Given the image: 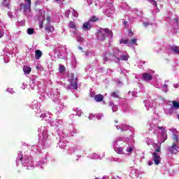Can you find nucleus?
Segmentation results:
<instances>
[{
  "label": "nucleus",
  "mask_w": 179,
  "mask_h": 179,
  "mask_svg": "<svg viewBox=\"0 0 179 179\" xmlns=\"http://www.w3.org/2000/svg\"><path fill=\"white\" fill-rule=\"evenodd\" d=\"M152 3L154 6L157 7V2H156V1L154 0V1H152Z\"/></svg>",
  "instance_id": "7c9ffc66"
},
{
  "label": "nucleus",
  "mask_w": 179,
  "mask_h": 179,
  "mask_svg": "<svg viewBox=\"0 0 179 179\" xmlns=\"http://www.w3.org/2000/svg\"><path fill=\"white\" fill-rule=\"evenodd\" d=\"M137 39L136 38H132L130 41V44H136Z\"/></svg>",
  "instance_id": "cd10ccee"
},
{
  "label": "nucleus",
  "mask_w": 179,
  "mask_h": 179,
  "mask_svg": "<svg viewBox=\"0 0 179 179\" xmlns=\"http://www.w3.org/2000/svg\"><path fill=\"white\" fill-rule=\"evenodd\" d=\"M74 16H75V17H76V13H74Z\"/></svg>",
  "instance_id": "ea45409f"
},
{
  "label": "nucleus",
  "mask_w": 179,
  "mask_h": 179,
  "mask_svg": "<svg viewBox=\"0 0 179 179\" xmlns=\"http://www.w3.org/2000/svg\"><path fill=\"white\" fill-rule=\"evenodd\" d=\"M70 85L73 87V89L78 90V78L72 77L70 81Z\"/></svg>",
  "instance_id": "f03ea898"
},
{
  "label": "nucleus",
  "mask_w": 179,
  "mask_h": 179,
  "mask_svg": "<svg viewBox=\"0 0 179 179\" xmlns=\"http://www.w3.org/2000/svg\"><path fill=\"white\" fill-rule=\"evenodd\" d=\"M103 28H100L98 31H97V38L99 40H106V35H104V34H103Z\"/></svg>",
  "instance_id": "20e7f679"
},
{
  "label": "nucleus",
  "mask_w": 179,
  "mask_h": 179,
  "mask_svg": "<svg viewBox=\"0 0 179 179\" xmlns=\"http://www.w3.org/2000/svg\"><path fill=\"white\" fill-rule=\"evenodd\" d=\"M171 51H173L176 54H178L179 55V46H173L171 48Z\"/></svg>",
  "instance_id": "f3484780"
},
{
  "label": "nucleus",
  "mask_w": 179,
  "mask_h": 179,
  "mask_svg": "<svg viewBox=\"0 0 179 179\" xmlns=\"http://www.w3.org/2000/svg\"><path fill=\"white\" fill-rule=\"evenodd\" d=\"M111 96L114 97L115 99H121V97H120V95H118V91H114L113 92H112Z\"/></svg>",
  "instance_id": "dca6fc26"
},
{
  "label": "nucleus",
  "mask_w": 179,
  "mask_h": 179,
  "mask_svg": "<svg viewBox=\"0 0 179 179\" xmlns=\"http://www.w3.org/2000/svg\"><path fill=\"white\" fill-rule=\"evenodd\" d=\"M46 20H47L48 23H50V22H51V15H47Z\"/></svg>",
  "instance_id": "bb28decb"
},
{
  "label": "nucleus",
  "mask_w": 179,
  "mask_h": 179,
  "mask_svg": "<svg viewBox=\"0 0 179 179\" xmlns=\"http://www.w3.org/2000/svg\"><path fill=\"white\" fill-rule=\"evenodd\" d=\"M69 27L70 29H73V33H75L76 34V30H78V27H76V24H75L74 22L70 21L68 24Z\"/></svg>",
  "instance_id": "0eeeda50"
},
{
  "label": "nucleus",
  "mask_w": 179,
  "mask_h": 179,
  "mask_svg": "<svg viewBox=\"0 0 179 179\" xmlns=\"http://www.w3.org/2000/svg\"><path fill=\"white\" fill-rule=\"evenodd\" d=\"M24 1L27 4L21 3L20 6H21V8H22V9H24V12H27V10H30L31 8V0H24Z\"/></svg>",
  "instance_id": "f257e3e1"
},
{
  "label": "nucleus",
  "mask_w": 179,
  "mask_h": 179,
  "mask_svg": "<svg viewBox=\"0 0 179 179\" xmlns=\"http://www.w3.org/2000/svg\"><path fill=\"white\" fill-rule=\"evenodd\" d=\"M39 27H40L41 29H43V22L39 24Z\"/></svg>",
  "instance_id": "f704fd0d"
},
{
  "label": "nucleus",
  "mask_w": 179,
  "mask_h": 179,
  "mask_svg": "<svg viewBox=\"0 0 179 179\" xmlns=\"http://www.w3.org/2000/svg\"><path fill=\"white\" fill-rule=\"evenodd\" d=\"M177 144L173 143L171 147L169 148V152L173 155V153H177Z\"/></svg>",
  "instance_id": "1a4fd4ad"
},
{
  "label": "nucleus",
  "mask_w": 179,
  "mask_h": 179,
  "mask_svg": "<svg viewBox=\"0 0 179 179\" xmlns=\"http://www.w3.org/2000/svg\"><path fill=\"white\" fill-rule=\"evenodd\" d=\"M27 31H28V34H34V29H33V28H29L28 29H27Z\"/></svg>",
  "instance_id": "4be33fe9"
},
{
  "label": "nucleus",
  "mask_w": 179,
  "mask_h": 179,
  "mask_svg": "<svg viewBox=\"0 0 179 179\" xmlns=\"http://www.w3.org/2000/svg\"><path fill=\"white\" fill-rule=\"evenodd\" d=\"M155 152H162V148H160V147H159L158 148L155 149Z\"/></svg>",
  "instance_id": "c756f323"
},
{
  "label": "nucleus",
  "mask_w": 179,
  "mask_h": 179,
  "mask_svg": "<svg viewBox=\"0 0 179 179\" xmlns=\"http://www.w3.org/2000/svg\"><path fill=\"white\" fill-rule=\"evenodd\" d=\"M149 2H152V1H155V0H148Z\"/></svg>",
  "instance_id": "58836bf2"
},
{
  "label": "nucleus",
  "mask_w": 179,
  "mask_h": 179,
  "mask_svg": "<svg viewBox=\"0 0 179 179\" xmlns=\"http://www.w3.org/2000/svg\"><path fill=\"white\" fill-rule=\"evenodd\" d=\"M162 139H163L162 142H166V141L167 140V134L162 132Z\"/></svg>",
  "instance_id": "aec40b11"
},
{
  "label": "nucleus",
  "mask_w": 179,
  "mask_h": 179,
  "mask_svg": "<svg viewBox=\"0 0 179 179\" xmlns=\"http://www.w3.org/2000/svg\"><path fill=\"white\" fill-rule=\"evenodd\" d=\"M95 179H99V178H96Z\"/></svg>",
  "instance_id": "a19ab883"
},
{
  "label": "nucleus",
  "mask_w": 179,
  "mask_h": 179,
  "mask_svg": "<svg viewBox=\"0 0 179 179\" xmlns=\"http://www.w3.org/2000/svg\"><path fill=\"white\" fill-rule=\"evenodd\" d=\"M129 37H132L134 36V32L131 30L128 31Z\"/></svg>",
  "instance_id": "c85d7f7f"
},
{
  "label": "nucleus",
  "mask_w": 179,
  "mask_h": 179,
  "mask_svg": "<svg viewBox=\"0 0 179 179\" xmlns=\"http://www.w3.org/2000/svg\"><path fill=\"white\" fill-rule=\"evenodd\" d=\"M128 43V39L124 40V39H121L120 41V44H127Z\"/></svg>",
  "instance_id": "b1692460"
},
{
  "label": "nucleus",
  "mask_w": 179,
  "mask_h": 179,
  "mask_svg": "<svg viewBox=\"0 0 179 179\" xmlns=\"http://www.w3.org/2000/svg\"><path fill=\"white\" fill-rule=\"evenodd\" d=\"M55 2H59L61 0H54Z\"/></svg>",
  "instance_id": "4c0bfd02"
},
{
  "label": "nucleus",
  "mask_w": 179,
  "mask_h": 179,
  "mask_svg": "<svg viewBox=\"0 0 179 179\" xmlns=\"http://www.w3.org/2000/svg\"><path fill=\"white\" fill-rule=\"evenodd\" d=\"M124 26H127V24H128V22L124 21Z\"/></svg>",
  "instance_id": "c9c22d12"
},
{
  "label": "nucleus",
  "mask_w": 179,
  "mask_h": 179,
  "mask_svg": "<svg viewBox=\"0 0 179 179\" xmlns=\"http://www.w3.org/2000/svg\"><path fill=\"white\" fill-rule=\"evenodd\" d=\"M121 61H128V56L127 55H122L120 57Z\"/></svg>",
  "instance_id": "5701e85b"
},
{
  "label": "nucleus",
  "mask_w": 179,
  "mask_h": 179,
  "mask_svg": "<svg viewBox=\"0 0 179 179\" xmlns=\"http://www.w3.org/2000/svg\"><path fill=\"white\" fill-rule=\"evenodd\" d=\"M115 152L118 153L119 155H125V152H124V148L122 147H117L115 149Z\"/></svg>",
  "instance_id": "ddd939ff"
},
{
  "label": "nucleus",
  "mask_w": 179,
  "mask_h": 179,
  "mask_svg": "<svg viewBox=\"0 0 179 179\" xmlns=\"http://www.w3.org/2000/svg\"><path fill=\"white\" fill-rule=\"evenodd\" d=\"M153 164V162L152 161H150L148 162V166H152Z\"/></svg>",
  "instance_id": "72a5a7b5"
},
{
  "label": "nucleus",
  "mask_w": 179,
  "mask_h": 179,
  "mask_svg": "<svg viewBox=\"0 0 179 179\" xmlns=\"http://www.w3.org/2000/svg\"><path fill=\"white\" fill-rule=\"evenodd\" d=\"M45 30L47 33H52L54 31V27L52 25H48L45 27Z\"/></svg>",
  "instance_id": "4468645a"
},
{
  "label": "nucleus",
  "mask_w": 179,
  "mask_h": 179,
  "mask_svg": "<svg viewBox=\"0 0 179 179\" xmlns=\"http://www.w3.org/2000/svg\"><path fill=\"white\" fill-rule=\"evenodd\" d=\"M157 128V129H160L161 131H163L162 127L158 126Z\"/></svg>",
  "instance_id": "473e14b6"
},
{
  "label": "nucleus",
  "mask_w": 179,
  "mask_h": 179,
  "mask_svg": "<svg viewBox=\"0 0 179 179\" xmlns=\"http://www.w3.org/2000/svg\"><path fill=\"white\" fill-rule=\"evenodd\" d=\"M153 79V76L148 73H143V80L144 82H150Z\"/></svg>",
  "instance_id": "7ed1b4c3"
},
{
  "label": "nucleus",
  "mask_w": 179,
  "mask_h": 179,
  "mask_svg": "<svg viewBox=\"0 0 179 179\" xmlns=\"http://www.w3.org/2000/svg\"><path fill=\"white\" fill-rule=\"evenodd\" d=\"M65 71H66L65 66L61 64L59 68V72H60V73H64Z\"/></svg>",
  "instance_id": "a211bd4d"
},
{
  "label": "nucleus",
  "mask_w": 179,
  "mask_h": 179,
  "mask_svg": "<svg viewBox=\"0 0 179 179\" xmlns=\"http://www.w3.org/2000/svg\"><path fill=\"white\" fill-rule=\"evenodd\" d=\"M173 107L174 108H179V102L177 101H173Z\"/></svg>",
  "instance_id": "412c9836"
},
{
  "label": "nucleus",
  "mask_w": 179,
  "mask_h": 179,
  "mask_svg": "<svg viewBox=\"0 0 179 179\" xmlns=\"http://www.w3.org/2000/svg\"><path fill=\"white\" fill-rule=\"evenodd\" d=\"M173 141H175L176 143H178V141H179L178 136L174 134V136H173Z\"/></svg>",
  "instance_id": "393cba45"
},
{
  "label": "nucleus",
  "mask_w": 179,
  "mask_h": 179,
  "mask_svg": "<svg viewBox=\"0 0 179 179\" xmlns=\"http://www.w3.org/2000/svg\"><path fill=\"white\" fill-rule=\"evenodd\" d=\"M94 100L98 103H100L104 100V96L101 94H96L94 96Z\"/></svg>",
  "instance_id": "9d476101"
},
{
  "label": "nucleus",
  "mask_w": 179,
  "mask_h": 179,
  "mask_svg": "<svg viewBox=\"0 0 179 179\" xmlns=\"http://www.w3.org/2000/svg\"><path fill=\"white\" fill-rule=\"evenodd\" d=\"M20 162H22V160H23V156L22 155L20 157Z\"/></svg>",
  "instance_id": "e433bc0d"
},
{
  "label": "nucleus",
  "mask_w": 179,
  "mask_h": 179,
  "mask_svg": "<svg viewBox=\"0 0 179 179\" xmlns=\"http://www.w3.org/2000/svg\"><path fill=\"white\" fill-rule=\"evenodd\" d=\"M23 72L26 75H29L31 72V68L29 67V66H23Z\"/></svg>",
  "instance_id": "9b49d317"
},
{
  "label": "nucleus",
  "mask_w": 179,
  "mask_h": 179,
  "mask_svg": "<svg viewBox=\"0 0 179 179\" xmlns=\"http://www.w3.org/2000/svg\"><path fill=\"white\" fill-rule=\"evenodd\" d=\"M153 158L152 160L154 161L155 164L157 166L160 164V155H157V152H153Z\"/></svg>",
  "instance_id": "39448f33"
},
{
  "label": "nucleus",
  "mask_w": 179,
  "mask_h": 179,
  "mask_svg": "<svg viewBox=\"0 0 179 179\" xmlns=\"http://www.w3.org/2000/svg\"><path fill=\"white\" fill-rule=\"evenodd\" d=\"M3 37V34L2 31H0V38H2Z\"/></svg>",
  "instance_id": "2f4dec72"
},
{
  "label": "nucleus",
  "mask_w": 179,
  "mask_h": 179,
  "mask_svg": "<svg viewBox=\"0 0 179 179\" xmlns=\"http://www.w3.org/2000/svg\"><path fill=\"white\" fill-rule=\"evenodd\" d=\"M126 151H127V152H129V153H132V152H134V148H132V147H129V148H127V149Z\"/></svg>",
  "instance_id": "a878e982"
},
{
  "label": "nucleus",
  "mask_w": 179,
  "mask_h": 179,
  "mask_svg": "<svg viewBox=\"0 0 179 179\" xmlns=\"http://www.w3.org/2000/svg\"><path fill=\"white\" fill-rule=\"evenodd\" d=\"M89 22H99V18L96 15H93L92 17L89 20Z\"/></svg>",
  "instance_id": "6ab92c4d"
},
{
  "label": "nucleus",
  "mask_w": 179,
  "mask_h": 179,
  "mask_svg": "<svg viewBox=\"0 0 179 179\" xmlns=\"http://www.w3.org/2000/svg\"><path fill=\"white\" fill-rule=\"evenodd\" d=\"M90 29H92V25L90 24V22H87L83 24V29L84 31H89Z\"/></svg>",
  "instance_id": "423d86ee"
},
{
  "label": "nucleus",
  "mask_w": 179,
  "mask_h": 179,
  "mask_svg": "<svg viewBox=\"0 0 179 179\" xmlns=\"http://www.w3.org/2000/svg\"><path fill=\"white\" fill-rule=\"evenodd\" d=\"M3 3L6 6V8L10 9V0H3Z\"/></svg>",
  "instance_id": "2eb2a0df"
},
{
  "label": "nucleus",
  "mask_w": 179,
  "mask_h": 179,
  "mask_svg": "<svg viewBox=\"0 0 179 179\" xmlns=\"http://www.w3.org/2000/svg\"><path fill=\"white\" fill-rule=\"evenodd\" d=\"M43 56V52L40 50H36L35 51V58L36 59H40L41 57Z\"/></svg>",
  "instance_id": "f8f14e48"
},
{
  "label": "nucleus",
  "mask_w": 179,
  "mask_h": 179,
  "mask_svg": "<svg viewBox=\"0 0 179 179\" xmlns=\"http://www.w3.org/2000/svg\"><path fill=\"white\" fill-rule=\"evenodd\" d=\"M102 31L106 36H109L110 38H113V31L108 29V28H102Z\"/></svg>",
  "instance_id": "6e6552de"
}]
</instances>
